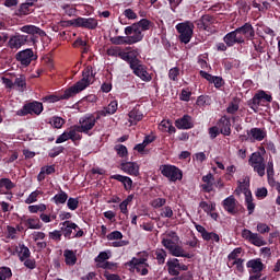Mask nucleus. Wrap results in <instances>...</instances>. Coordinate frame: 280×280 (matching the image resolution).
Returning <instances> with one entry per match:
<instances>
[{
    "mask_svg": "<svg viewBox=\"0 0 280 280\" xmlns=\"http://www.w3.org/2000/svg\"><path fill=\"white\" fill-rule=\"evenodd\" d=\"M120 170L129 176H139V164L137 162H121Z\"/></svg>",
    "mask_w": 280,
    "mask_h": 280,
    "instance_id": "nucleus-26",
    "label": "nucleus"
},
{
    "mask_svg": "<svg viewBox=\"0 0 280 280\" xmlns=\"http://www.w3.org/2000/svg\"><path fill=\"white\" fill-rule=\"evenodd\" d=\"M160 172L162 176L168 178L171 183H176V180H183V171L175 165L164 164L160 166Z\"/></svg>",
    "mask_w": 280,
    "mask_h": 280,
    "instance_id": "nucleus-9",
    "label": "nucleus"
},
{
    "mask_svg": "<svg viewBox=\"0 0 280 280\" xmlns=\"http://www.w3.org/2000/svg\"><path fill=\"white\" fill-rule=\"evenodd\" d=\"M15 60L20 62L22 67H30L34 60H38V55L34 54L32 48H26L16 52Z\"/></svg>",
    "mask_w": 280,
    "mask_h": 280,
    "instance_id": "nucleus-12",
    "label": "nucleus"
},
{
    "mask_svg": "<svg viewBox=\"0 0 280 280\" xmlns=\"http://www.w3.org/2000/svg\"><path fill=\"white\" fill-rule=\"evenodd\" d=\"M139 54L140 52H139L138 48H136L133 50H129V51L122 50V55H120V60H124L125 62H127V65H129V69H131V67L141 62V60L139 58Z\"/></svg>",
    "mask_w": 280,
    "mask_h": 280,
    "instance_id": "nucleus-19",
    "label": "nucleus"
},
{
    "mask_svg": "<svg viewBox=\"0 0 280 280\" xmlns=\"http://www.w3.org/2000/svg\"><path fill=\"white\" fill-rule=\"evenodd\" d=\"M124 50L120 47L113 46L107 49V56H112L113 58H121Z\"/></svg>",
    "mask_w": 280,
    "mask_h": 280,
    "instance_id": "nucleus-51",
    "label": "nucleus"
},
{
    "mask_svg": "<svg viewBox=\"0 0 280 280\" xmlns=\"http://www.w3.org/2000/svg\"><path fill=\"white\" fill-rule=\"evenodd\" d=\"M220 133L224 137H231V118L229 116H222L218 121Z\"/></svg>",
    "mask_w": 280,
    "mask_h": 280,
    "instance_id": "nucleus-25",
    "label": "nucleus"
},
{
    "mask_svg": "<svg viewBox=\"0 0 280 280\" xmlns=\"http://www.w3.org/2000/svg\"><path fill=\"white\" fill-rule=\"evenodd\" d=\"M19 248L18 257L20 261H25V259H30V257H32V252H30V247L25 246V244H19Z\"/></svg>",
    "mask_w": 280,
    "mask_h": 280,
    "instance_id": "nucleus-38",
    "label": "nucleus"
},
{
    "mask_svg": "<svg viewBox=\"0 0 280 280\" xmlns=\"http://www.w3.org/2000/svg\"><path fill=\"white\" fill-rule=\"evenodd\" d=\"M240 255H242V247H236L228 255V259L229 261H237Z\"/></svg>",
    "mask_w": 280,
    "mask_h": 280,
    "instance_id": "nucleus-55",
    "label": "nucleus"
},
{
    "mask_svg": "<svg viewBox=\"0 0 280 280\" xmlns=\"http://www.w3.org/2000/svg\"><path fill=\"white\" fill-rule=\"evenodd\" d=\"M34 40V36H25V35H14L9 39L10 49H21L23 45L32 46V42Z\"/></svg>",
    "mask_w": 280,
    "mask_h": 280,
    "instance_id": "nucleus-15",
    "label": "nucleus"
},
{
    "mask_svg": "<svg viewBox=\"0 0 280 280\" xmlns=\"http://www.w3.org/2000/svg\"><path fill=\"white\" fill-rule=\"evenodd\" d=\"M154 255H155L158 265L163 266V264H165V259H167V252H165V249L163 248H158L155 249Z\"/></svg>",
    "mask_w": 280,
    "mask_h": 280,
    "instance_id": "nucleus-43",
    "label": "nucleus"
},
{
    "mask_svg": "<svg viewBox=\"0 0 280 280\" xmlns=\"http://www.w3.org/2000/svg\"><path fill=\"white\" fill-rule=\"evenodd\" d=\"M59 228L66 240H74V237H84V231L72 221H65L59 224Z\"/></svg>",
    "mask_w": 280,
    "mask_h": 280,
    "instance_id": "nucleus-5",
    "label": "nucleus"
},
{
    "mask_svg": "<svg viewBox=\"0 0 280 280\" xmlns=\"http://www.w3.org/2000/svg\"><path fill=\"white\" fill-rule=\"evenodd\" d=\"M215 16L211 14H205L199 20L195 21V25L198 30H201L203 32H210L213 34L215 30H213V25H215Z\"/></svg>",
    "mask_w": 280,
    "mask_h": 280,
    "instance_id": "nucleus-13",
    "label": "nucleus"
},
{
    "mask_svg": "<svg viewBox=\"0 0 280 280\" xmlns=\"http://www.w3.org/2000/svg\"><path fill=\"white\" fill-rule=\"evenodd\" d=\"M166 267H167L168 275H171V277H174L171 280H187L186 279L187 275L190 276L189 272L178 276L180 275V270H183L184 272L189 270V266L185 264H180V260L178 258H173L167 260Z\"/></svg>",
    "mask_w": 280,
    "mask_h": 280,
    "instance_id": "nucleus-4",
    "label": "nucleus"
},
{
    "mask_svg": "<svg viewBox=\"0 0 280 280\" xmlns=\"http://www.w3.org/2000/svg\"><path fill=\"white\" fill-rule=\"evenodd\" d=\"M255 37V27L250 22H246L241 27L228 33L223 37V43L228 47H235V45H244L246 40H253Z\"/></svg>",
    "mask_w": 280,
    "mask_h": 280,
    "instance_id": "nucleus-2",
    "label": "nucleus"
},
{
    "mask_svg": "<svg viewBox=\"0 0 280 280\" xmlns=\"http://www.w3.org/2000/svg\"><path fill=\"white\" fill-rule=\"evenodd\" d=\"M93 78H95V72H93V66H88L82 71V79L77 83L66 89L63 93L51 94L44 97V102H49V104H56V102H60L62 100H71V97H75L78 93H82L85 89H89L91 84H93Z\"/></svg>",
    "mask_w": 280,
    "mask_h": 280,
    "instance_id": "nucleus-1",
    "label": "nucleus"
},
{
    "mask_svg": "<svg viewBox=\"0 0 280 280\" xmlns=\"http://www.w3.org/2000/svg\"><path fill=\"white\" fill-rule=\"evenodd\" d=\"M79 205H80V201L78 200V198L70 197L67 200V207L68 209H70V211H75Z\"/></svg>",
    "mask_w": 280,
    "mask_h": 280,
    "instance_id": "nucleus-59",
    "label": "nucleus"
},
{
    "mask_svg": "<svg viewBox=\"0 0 280 280\" xmlns=\"http://www.w3.org/2000/svg\"><path fill=\"white\" fill-rule=\"evenodd\" d=\"M125 34L127 38H132L131 43L133 45H136V43H141V40H143V33H141V30L137 27L136 23L125 27Z\"/></svg>",
    "mask_w": 280,
    "mask_h": 280,
    "instance_id": "nucleus-20",
    "label": "nucleus"
},
{
    "mask_svg": "<svg viewBox=\"0 0 280 280\" xmlns=\"http://www.w3.org/2000/svg\"><path fill=\"white\" fill-rule=\"evenodd\" d=\"M175 126L178 130H191V128H194V118L186 114L175 120Z\"/></svg>",
    "mask_w": 280,
    "mask_h": 280,
    "instance_id": "nucleus-24",
    "label": "nucleus"
},
{
    "mask_svg": "<svg viewBox=\"0 0 280 280\" xmlns=\"http://www.w3.org/2000/svg\"><path fill=\"white\" fill-rule=\"evenodd\" d=\"M179 75H180V69L178 67L172 68L168 71V78L170 80H173V82H178Z\"/></svg>",
    "mask_w": 280,
    "mask_h": 280,
    "instance_id": "nucleus-58",
    "label": "nucleus"
},
{
    "mask_svg": "<svg viewBox=\"0 0 280 280\" xmlns=\"http://www.w3.org/2000/svg\"><path fill=\"white\" fill-rule=\"evenodd\" d=\"M33 8H34V2L22 3L20 5L19 12L20 14L27 16V14H32V12H34Z\"/></svg>",
    "mask_w": 280,
    "mask_h": 280,
    "instance_id": "nucleus-44",
    "label": "nucleus"
},
{
    "mask_svg": "<svg viewBox=\"0 0 280 280\" xmlns=\"http://www.w3.org/2000/svg\"><path fill=\"white\" fill-rule=\"evenodd\" d=\"M133 75H137V78H140L142 82H151L152 81V74L148 72V68L143 65L142 61H139L133 67L130 68Z\"/></svg>",
    "mask_w": 280,
    "mask_h": 280,
    "instance_id": "nucleus-17",
    "label": "nucleus"
},
{
    "mask_svg": "<svg viewBox=\"0 0 280 280\" xmlns=\"http://www.w3.org/2000/svg\"><path fill=\"white\" fill-rule=\"evenodd\" d=\"M254 172L260 176V178H264L266 176V163L262 162L260 164H254L253 166Z\"/></svg>",
    "mask_w": 280,
    "mask_h": 280,
    "instance_id": "nucleus-49",
    "label": "nucleus"
},
{
    "mask_svg": "<svg viewBox=\"0 0 280 280\" xmlns=\"http://www.w3.org/2000/svg\"><path fill=\"white\" fill-rule=\"evenodd\" d=\"M170 254L173 257H185L186 259H191L194 257L192 254L185 252V249L180 245H175L170 252Z\"/></svg>",
    "mask_w": 280,
    "mask_h": 280,
    "instance_id": "nucleus-33",
    "label": "nucleus"
},
{
    "mask_svg": "<svg viewBox=\"0 0 280 280\" xmlns=\"http://www.w3.org/2000/svg\"><path fill=\"white\" fill-rule=\"evenodd\" d=\"M98 268H102L103 270H112V272H115V270H117V262L105 261L104 264L98 265Z\"/></svg>",
    "mask_w": 280,
    "mask_h": 280,
    "instance_id": "nucleus-60",
    "label": "nucleus"
},
{
    "mask_svg": "<svg viewBox=\"0 0 280 280\" xmlns=\"http://www.w3.org/2000/svg\"><path fill=\"white\" fill-rule=\"evenodd\" d=\"M222 67L224 68L225 73H229L232 69H240V60L234 58H224L221 61Z\"/></svg>",
    "mask_w": 280,
    "mask_h": 280,
    "instance_id": "nucleus-29",
    "label": "nucleus"
},
{
    "mask_svg": "<svg viewBox=\"0 0 280 280\" xmlns=\"http://www.w3.org/2000/svg\"><path fill=\"white\" fill-rule=\"evenodd\" d=\"M109 42L112 43V45H135L132 43V37H127V36L110 37Z\"/></svg>",
    "mask_w": 280,
    "mask_h": 280,
    "instance_id": "nucleus-37",
    "label": "nucleus"
},
{
    "mask_svg": "<svg viewBox=\"0 0 280 280\" xmlns=\"http://www.w3.org/2000/svg\"><path fill=\"white\" fill-rule=\"evenodd\" d=\"M199 75L203 78V80H207V82H210V84H214V88L220 89L221 86H224L225 82L222 77L212 75L211 73L200 70Z\"/></svg>",
    "mask_w": 280,
    "mask_h": 280,
    "instance_id": "nucleus-22",
    "label": "nucleus"
},
{
    "mask_svg": "<svg viewBox=\"0 0 280 280\" xmlns=\"http://www.w3.org/2000/svg\"><path fill=\"white\" fill-rule=\"evenodd\" d=\"M43 191L35 190L30 194L28 198H26L25 202L26 205H32L33 202H36L38 200V197L42 196Z\"/></svg>",
    "mask_w": 280,
    "mask_h": 280,
    "instance_id": "nucleus-56",
    "label": "nucleus"
},
{
    "mask_svg": "<svg viewBox=\"0 0 280 280\" xmlns=\"http://www.w3.org/2000/svg\"><path fill=\"white\" fill-rule=\"evenodd\" d=\"M109 178L112 180H118V183H122L126 191H128L129 189H132V178L128 176L116 174V175H112Z\"/></svg>",
    "mask_w": 280,
    "mask_h": 280,
    "instance_id": "nucleus-31",
    "label": "nucleus"
},
{
    "mask_svg": "<svg viewBox=\"0 0 280 280\" xmlns=\"http://www.w3.org/2000/svg\"><path fill=\"white\" fill-rule=\"evenodd\" d=\"M252 40V45L257 54H266V49L268 47V43L264 37H254Z\"/></svg>",
    "mask_w": 280,
    "mask_h": 280,
    "instance_id": "nucleus-27",
    "label": "nucleus"
},
{
    "mask_svg": "<svg viewBox=\"0 0 280 280\" xmlns=\"http://www.w3.org/2000/svg\"><path fill=\"white\" fill-rule=\"evenodd\" d=\"M50 126H52V128L60 129L62 128V126H65V119H62V117L59 116H54L50 119Z\"/></svg>",
    "mask_w": 280,
    "mask_h": 280,
    "instance_id": "nucleus-53",
    "label": "nucleus"
},
{
    "mask_svg": "<svg viewBox=\"0 0 280 280\" xmlns=\"http://www.w3.org/2000/svg\"><path fill=\"white\" fill-rule=\"evenodd\" d=\"M13 86H16L18 91H20L21 93H23V91H26L27 79L25 78V75L21 74L20 77L15 78Z\"/></svg>",
    "mask_w": 280,
    "mask_h": 280,
    "instance_id": "nucleus-40",
    "label": "nucleus"
},
{
    "mask_svg": "<svg viewBox=\"0 0 280 280\" xmlns=\"http://www.w3.org/2000/svg\"><path fill=\"white\" fill-rule=\"evenodd\" d=\"M267 178L268 180H275V162L272 159L267 163Z\"/></svg>",
    "mask_w": 280,
    "mask_h": 280,
    "instance_id": "nucleus-50",
    "label": "nucleus"
},
{
    "mask_svg": "<svg viewBox=\"0 0 280 280\" xmlns=\"http://www.w3.org/2000/svg\"><path fill=\"white\" fill-rule=\"evenodd\" d=\"M246 267L249 269V275H259L264 272L266 265H264L261 258H253L246 262Z\"/></svg>",
    "mask_w": 280,
    "mask_h": 280,
    "instance_id": "nucleus-21",
    "label": "nucleus"
},
{
    "mask_svg": "<svg viewBox=\"0 0 280 280\" xmlns=\"http://www.w3.org/2000/svg\"><path fill=\"white\" fill-rule=\"evenodd\" d=\"M65 152V147L59 145V147H54L50 152L48 153V156L50 159H56V156H60Z\"/></svg>",
    "mask_w": 280,
    "mask_h": 280,
    "instance_id": "nucleus-57",
    "label": "nucleus"
},
{
    "mask_svg": "<svg viewBox=\"0 0 280 280\" xmlns=\"http://www.w3.org/2000/svg\"><path fill=\"white\" fill-rule=\"evenodd\" d=\"M128 117L130 124L137 126V124L143 119V112H141V109H139V105H137L129 112Z\"/></svg>",
    "mask_w": 280,
    "mask_h": 280,
    "instance_id": "nucleus-28",
    "label": "nucleus"
},
{
    "mask_svg": "<svg viewBox=\"0 0 280 280\" xmlns=\"http://www.w3.org/2000/svg\"><path fill=\"white\" fill-rule=\"evenodd\" d=\"M180 102H189L191 100V91L189 89H183L179 94Z\"/></svg>",
    "mask_w": 280,
    "mask_h": 280,
    "instance_id": "nucleus-62",
    "label": "nucleus"
},
{
    "mask_svg": "<svg viewBox=\"0 0 280 280\" xmlns=\"http://www.w3.org/2000/svg\"><path fill=\"white\" fill-rule=\"evenodd\" d=\"M247 135L249 137L250 143H255V141H264V139L268 137V133L265 131V129L257 127L247 130Z\"/></svg>",
    "mask_w": 280,
    "mask_h": 280,
    "instance_id": "nucleus-23",
    "label": "nucleus"
},
{
    "mask_svg": "<svg viewBox=\"0 0 280 280\" xmlns=\"http://www.w3.org/2000/svg\"><path fill=\"white\" fill-rule=\"evenodd\" d=\"M114 150L120 159H126V156H128V148L124 144H116Z\"/></svg>",
    "mask_w": 280,
    "mask_h": 280,
    "instance_id": "nucleus-47",
    "label": "nucleus"
},
{
    "mask_svg": "<svg viewBox=\"0 0 280 280\" xmlns=\"http://www.w3.org/2000/svg\"><path fill=\"white\" fill-rule=\"evenodd\" d=\"M175 28L179 34L178 36L179 40L184 43V45H188V43L191 42V37L194 36V28H195L194 23L189 21L182 22V23H178L175 26Z\"/></svg>",
    "mask_w": 280,
    "mask_h": 280,
    "instance_id": "nucleus-8",
    "label": "nucleus"
},
{
    "mask_svg": "<svg viewBox=\"0 0 280 280\" xmlns=\"http://www.w3.org/2000/svg\"><path fill=\"white\" fill-rule=\"evenodd\" d=\"M136 25L138 30L141 31V34H143V32H148V30H150L154 23L148 19H141L139 22H136Z\"/></svg>",
    "mask_w": 280,
    "mask_h": 280,
    "instance_id": "nucleus-42",
    "label": "nucleus"
},
{
    "mask_svg": "<svg viewBox=\"0 0 280 280\" xmlns=\"http://www.w3.org/2000/svg\"><path fill=\"white\" fill-rule=\"evenodd\" d=\"M232 266H236L237 272H244V258H238L232 262Z\"/></svg>",
    "mask_w": 280,
    "mask_h": 280,
    "instance_id": "nucleus-64",
    "label": "nucleus"
},
{
    "mask_svg": "<svg viewBox=\"0 0 280 280\" xmlns=\"http://www.w3.org/2000/svg\"><path fill=\"white\" fill-rule=\"evenodd\" d=\"M117 101H112L103 110L106 115H115L117 113Z\"/></svg>",
    "mask_w": 280,
    "mask_h": 280,
    "instance_id": "nucleus-54",
    "label": "nucleus"
},
{
    "mask_svg": "<svg viewBox=\"0 0 280 280\" xmlns=\"http://www.w3.org/2000/svg\"><path fill=\"white\" fill-rule=\"evenodd\" d=\"M207 60H209V55L207 54H201L197 57V65L203 71H210L211 69V66L209 65V62H207Z\"/></svg>",
    "mask_w": 280,
    "mask_h": 280,
    "instance_id": "nucleus-39",
    "label": "nucleus"
},
{
    "mask_svg": "<svg viewBox=\"0 0 280 280\" xmlns=\"http://www.w3.org/2000/svg\"><path fill=\"white\" fill-rule=\"evenodd\" d=\"M21 30L22 32H24V34H28L25 36H33V40L31 42V45H36L38 43V36H42V37L47 36L45 31L34 25H24Z\"/></svg>",
    "mask_w": 280,
    "mask_h": 280,
    "instance_id": "nucleus-18",
    "label": "nucleus"
},
{
    "mask_svg": "<svg viewBox=\"0 0 280 280\" xmlns=\"http://www.w3.org/2000/svg\"><path fill=\"white\" fill-rule=\"evenodd\" d=\"M162 246L168 250V253L172 250L174 246H176V242L172 238H162Z\"/></svg>",
    "mask_w": 280,
    "mask_h": 280,
    "instance_id": "nucleus-61",
    "label": "nucleus"
},
{
    "mask_svg": "<svg viewBox=\"0 0 280 280\" xmlns=\"http://www.w3.org/2000/svg\"><path fill=\"white\" fill-rule=\"evenodd\" d=\"M80 130H78V125L72 126L69 130H68V135H69V140L73 141V143H75V141H82V135H80Z\"/></svg>",
    "mask_w": 280,
    "mask_h": 280,
    "instance_id": "nucleus-41",
    "label": "nucleus"
},
{
    "mask_svg": "<svg viewBox=\"0 0 280 280\" xmlns=\"http://www.w3.org/2000/svg\"><path fill=\"white\" fill-rule=\"evenodd\" d=\"M12 279V269L10 267L0 268V280Z\"/></svg>",
    "mask_w": 280,
    "mask_h": 280,
    "instance_id": "nucleus-52",
    "label": "nucleus"
},
{
    "mask_svg": "<svg viewBox=\"0 0 280 280\" xmlns=\"http://www.w3.org/2000/svg\"><path fill=\"white\" fill-rule=\"evenodd\" d=\"M95 128V115L86 114L79 119V125H77V130L81 131L83 135L92 137V129Z\"/></svg>",
    "mask_w": 280,
    "mask_h": 280,
    "instance_id": "nucleus-10",
    "label": "nucleus"
},
{
    "mask_svg": "<svg viewBox=\"0 0 280 280\" xmlns=\"http://www.w3.org/2000/svg\"><path fill=\"white\" fill-rule=\"evenodd\" d=\"M261 163H265L264 156H261V153L254 152L252 156L249 158V165H259Z\"/></svg>",
    "mask_w": 280,
    "mask_h": 280,
    "instance_id": "nucleus-46",
    "label": "nucleus"
},
{
    "mask_svg": "<svg viewBox=\"0 0 280 280\" xmlns=\"http://www.w3.org/2000/svg\"><path fill=\"white\" fill-rule=\"evenodd\" d=\"M16 187V184L10 178H0V194H5V191H12Z\"/></svg>",
    "mask_w": 280,
    "mask_h": 280,
    "instance_id": "nucleus-35",
    "label": "nucleus"
},
{
    "mask_svg": "<svg viewBox=\"0 0 280 280\" xmlns=\"http://www.w3.org/2000/svg\"><path fill=\"white\" fill-rule=\"evenodd\" d=\"M62 25L68 27H82L83 30H97V19L95 18H77L73 20L61 22Z\"/></svg>",
    "mask_w": 280,
    "mask_h": 280,
    "instance_id": "nucleus-7",
    "label": "nucleus"
},
{
    "mask_svg": "<svg viewBox=\"0 0 280 280\" xmlns=\"http://www.w3.org/2000/svg\"><path fill=\"white\" fill-rule=\"evenodd\" d=\"M138 255L140 256L139 258L132 257L129 261L125 262V268L140 277H148L150 275V264H148L150 254L148 252H140Z\"/></svg>",
    "mask_w": 280,
    "mask_h": 280,
    "instance_id": "nucleus-3",
    "label": "nucleus"
},
{
    "mask_svg": "<svg viewBox=\"0 0 280 280\" xmlns=\"http://www.w3.org/2000/svg\"><path fill=\"white\" fill-rule=\"evenodd\" d=\"M237 205H240V202H237V199H235L233 195L222 201V206L225 211H237Z\"/></svg>",
    "mask_w": 280,
    "mask_h": 280,
    "instance_id": "nucleus-30",
    "label": "nucleus"
},
{
    "mask_svg": "<svg viewBox=\"0 0 280 280\" xmlns=\"http://www.w3.org/2000/svg\"><path fill=\"white\" fill-rule=\"evenodd\" d=\"M107 259H110V255L106 252H101L94 259L96 267L100 268V265L104 264Z\"/></svg>",
    "mask_w": 280,
    "mask_h": 280,
    "instance_id": "nucleus-48",
    "label": "nucleus"
},
{
    "mask_svg": "<svg viewBox=\"0 0 280 280\" xmlns=\"http://www.w3.org/2000/svg\"><path fill=\"white\" fill-rule=\"evenodd\" d=\"M67 200H69V195L60 189L59 194H56L50 199V202H54L55 205H57V207H60V205H67Z\"/></svg>",
    "mask_w": 280,
    "mask_h": 280,
    "instance_id": "nucleus-34",
    "label": "nucleus"
},
{
    "mask_svg": "<svg viewBox=\"0 0 280 280\" xmlns=\"http://www.w3.org/2000/svg\"><path fill=\"white\" fill-rule=\"evenodd\" d=\"M266 102L268 104H270L272 102V95L266 93V91L264 90H259L248 102H247V106H249V108L252 110H254V113H258L259 112V106H266Z\"/></svg>",
    "mask_w": 280,
    "mask_h": 280,
    "instance_id": "nucleus-6",
    "label": "nucleus"
},
{
    "mask_svg": "<svg viewBox=\"0 0 280 280\" xmlns=\"http://www.w3.org/2000/svg\"><path fill=\"white\" fill-rule=\"evenodd\" d=\"M201 237L205 242H211L212 240L217 244H220V235L215 232L206 231Z\"/></svg>",
    "mask_w": 280,
    "mask_h": 280,
    "instance_id": "nucleus-45",
    "label": "nucleus"
},
{
    "mask_svg": "<svg viewBox=\"0 0 280 280\" xmlns=\"http://www.w3.org/2000/svg\"><path fill=\"white\" fill-rule=\"evenodd\" d=\"M43 110V103L33 101L24 104L22 108L16 112V115L18 117H27V115H40Z\"/></svg>",
    "mask_w": 280,
    "mask_h": 280,
    "instance_id": "nucleus-11",
    "label": "nucleus"
},
{
    "mask_svg": "<svg viewBox=\"0 0 280 280\" xmlns=\"http://www.w3.org/2000/svg\"><path fill=\"white\" fill-rule=\"evenodd\" d=\"M238 187H242L243 194L245 196V203L248 211H255V202H253V194L250 192V179L245 177L243 182H238Z\"/></svg>",
    "mask_w": 280,
    "mask_h": 280,
    "instance_id": "nucleus-14",
    "label": "nucleus"
},
{
    "mask_svg": "<svg viewBox=\"0 0 280 280\" xmlns=\"http://www.w3.org/2000/svg\"><path fill=\"white\" fill-rule=\"evenodd\" d=\"M24 226L32 230H38L43 228V224H40L39 218H28L22 222Z\"/></svg>",
    "mask_w": 280,
    "mask_h": 280,
    "instance_id": "nucleus-36",
    "label": "nucleus"
},
{
    "mask_svg": "<svg viewBox=\"0 0 280 280\" xmlns=\"http://www.w3.org/2000/svg\"><path fill=\"white\" fill-rule=\"evenodd\" d=\"M242 238L249 242V244H253L254 246H258V247L266 246V244H268L264 240V236L259 235L258 233H253V231L248 229H244L242 231Z\"/></svg>",
    "mask_w": 280,
    "mask_h": 280,
    "instance_id": "nucleus-16",
    "label": "nucleus"
},
{
    "mask_svg": "<svg viewBox=\"0 0 280 280\" xmlns=\"http://www.w3.org/2000/svg\"><path fill=\"white\" fill-rule=\"evenodd\" d=\"M63 257L66 266H75L78 264V256L73 249H65Z\"/></svg>",
    "mask_w": 280,
    "mask_h": 280,
    "instance_id": "nucleus-32",
    "label": "nucleus"
},
{
    "mask_svg": "<svg viewBox=\"0 0 280 280\" xmlns=\"http://www.w3.org/2000/svg\"><path fill=\"white\" fill-rule=\"evenodd\" d=\"M209 102H210L209 96L200 95V96H198L196 104H197V106L202 107V106H207V104H209Z\"/></svg>",
    "mask_w": 280,
    "mask_h": 280,
    "instance_id": "nucleus-63",
    "label": "nucleus"
}]
</instances>
